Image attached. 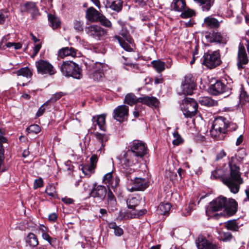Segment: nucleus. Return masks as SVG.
I'll return each instance as SVG.
<instances>
[{"label":"nucleus","mask_w":249,"mask_h":249,"mask_svg":"<svg viewBox=\"0 0 249 249\" xmlns=\"http://www.w3.org/2000/svg\"><path fill=\"white\" fill-rule=\"evenodd\" d=\"M239 163V161L236 158L232 157L229 162L230 167V175L223 177V171L217 169L212 172L211 178L213 179L221 178L223 183L228 187L230 191L233 194H237L239 191L240 185L243 183Z\"/></svg>","instance_id":"nucleus-1"},{"label":"nucleus","mask_w":249,"mask_h":249,"mask_svg":"<svg viewBox=\"0 0 249 249\" xmlns=\"http://www.w3.org/2000/svg\"><path fill=\"white\" fill-rule=\"evenodd\" d=\"M130 148V151L125 154L121 160L123 168L126 170L140 162L147 153L144 143L139 140L134 141L131 144Z\"/></svg>","instance_id":"nucleus-2"},{"label":"nucleus","mask_w":249,"mask_h":249,"mask_svg":"<svg viewBox=\"0 0 249 249\" xmlns=\"http://www.w3.org/2000/svg\"><path fill=\"white\" fill-rule=\"evenodd\" d=\"M224 209L228 214H234L237 210V203L232 198H227L223 196H220L214 199L210 204L209 211L217 212Z\"/></svg>","instance_id":"nucleus-3"},{"label":"nucleus","mask_w":249,"mask_h":249,"mask_svg":"<svg viewBox=\"0 0 249 249\" xmlns=\"http://www.w3.org/2000/svg\"><path fill=\"white\" fill-rule=\"evenodd\" d=\"M124 169L127 179L126 186L128 191L133 192L137 191H143L148 187L149 184L147 179L133 177L131 175V172H134V169H130V170H128V169Z\"/></svg>","instance_id":"nucleus-4"},{"label":"nucleus","mask_w":249,"mask_h":249,"mask_svg":"<svg viewBox=\"0 0 249 249\" xmlns=\"http://www.w3.org/2000/svg\"><path fill=\"white\" fill-rule=\"evenodd\" d=\"M60 69L62 74L66 77L71 76L79 79L82 76L81 69L72 61H64L60 65Z\"/></svg>","instance_id":"nucleus-5"},{"label":"nucleus","mask_w":249,"mask_h":249,"mask_svg":"<svg viewBox=\"0 0 249 249\" xmlns=\"http://www.w3.org/2000/svg\"><path fill=\"white\" fill-rule=\"evenodd\" d=\"M203 58V64L209 69H213L221 63L219 50L205 53Z\"/></svg>","instance_id":"nucleus-6"},{"label":"nucleus","mask_w":249,"mask_h":249,"mask_svg":"<svg viewBox=\"0 0 249 249\" xmlns=\"http://www.w3.org/2000/svg\"><path fill=\"white\" fill-rule=\"evenodd\" d=\"M182 111L186 117H192L197 111V104L193 98H186L182 101Z\"/></svg>","instance_id":"nucleus-7"},{"label":"nucleus","mask_w":249,"mask_h":249,"mask_svg":"<svg viewBox=\"0 0 249 249\" xmlns=\"http://www.w3.org/2000/svg\"><path fill=\"white\" fill-rule=\"evenodd\" d=\"M106 68L105 64L96 62L90 65L89 68V73L90 78L95 81H100L104 76V71Z\"/></svg>","instance_id":"nucleus-8"},{"label":"nucleus","mask_w":249,"mask_h":249,"mask_svg":"<svg viewBox=\"0 0 249 249\" xmlns=\"http://www.w3.org/2000/svg\"><path fill=\"white\" fill-rule=\"evenodd\" d=\"M205 37L207 42L210 43H216L222 45L227 44L229 37L225 33L213 31V32H206Z\"/></svg>","instance_id":"nucleus-9"},{"label":"nucleus","mask_w":249,"mask_h":249,"mask_svg":"<svg viewBox=\"0 0 249 249\" xmlns=\"http://www.w3.org/2000/svg\"><path fill=\"white\" fill-rule=\"evenodd\" d=\"M36 67L38 73L42 75H52L56 73L53 66L46 60L40 59L36 61Z\"/></svg>","instance_id":"nucleus-10"},{"label":"nucleus","mask_w":249,"mask_h":249,"mask_svg":"<svg viewBox=\"0 0 249 249\" xmlns=\"http://www.w3.org/2000/svg\"><path fill=\"white\" fill-rule=\"evenodd\" d=\"M86 34L89 36L100 40L105 33V30L99 25H91L85 28Z\"/></svg>","instance_id":"nucleus-11"},{"label":"nucleus","mask_w":249,"mask_h":249,"mask_svg":"<svg viewBox=\"0 0 249 249\" xmlns=\"http://www.w3.org/2000/svg\"><path fill=\"white\" fill-rule=\"evenodd\" d=\"M107 193V189L105 186L94 184L90 191V195L98 201H101L105 199Z\"/></svg>","instance_id":"nucleus-12"},{"label":"nucleus","mask_w":249,"mask_h":249,"mask_svg":"<svg viewBox=\"0 0 249 249\" xmlns=\"http://www.w3.org/2000/svg\"><path fill=\"white\" fill-rule=\"evenodd\" d=\"M209 91L212 94L217 95L220 94L229 92V88L220 81H217L214 84L212 85Z\"/></svg>","instance_id":"nucleus-13"},{"label":"nucleus","mask_w":249,"mask_h":249,"mask_svg":"<svg viewBox=\"0 0 249 249\" xmlns=\"http://www.w3.org/2000/svg\"><path fill=\"white\" fill-rule=\"evenodd\" d=\"M249 62L247 54L245 47L243 45H239L238 47L237 66L239 70L243 69V65H246Z\"/></svg>","instance_id":"nucleus-14"},{"label":"nucleus","mask_w":249,"mask_h":249,"mask_svg":"<svg viewBox=\"0 0 249 249\" xmlns=\"http://www.w3.org/2000/svg\"><path fill=\"white\" fill-rule=\"evenodd\" d=\"M196 244L198 249H220L217 245L209 242L202 236H199Z\"/></svg>","instance_id":"nucleus-15"},{"label":"nucleus","mask_w":249,"mask_h":249,"mask_svg":"<svg viewBox=\"0 0 249 249\" xmlns=\"http://www.w3.org/2000/svg\"><path fill=\"white\" fill-rule=\"evenodd\" d=\"M228 124H229V122L225 118L218 117L215 119L213 125L215 127L216 130H219L226 134Z\"/></svg>","instance_id":"nucleus-16"},{"label":"nucleus","mask_w":249,"mask_h":249,"mask_svg":"<svg viewBox=\"0 0 249 249\" xmlns=\"http://www.w3.org/2000/svg\"><path fill=\"white\" fill-rule=\"evenodd\" d=\"M114 118L118 121H123L128 113V107L125 105H122L118 107L114 110Z\"/></svg>","instance_id":"nucleus-17"},{"label":"nucleus","mask_w":249,"mask_h":249,"mask_svg":"<svg viewBox=\"0 0 249 249\" xmlns=\"http://www.w3.org/2000/svg\"><path fill=\"white\" fill-rule=\"evenodd\" d=\"M101 14L93 7L87 9L86 13V19L90 22L98 21Z\"/></svg>","instance_id":"nucleus-18"},{"label":"nucleus","mask_w":249,"mask_h":249,"mask_svg":"<svg viewBox=\"0 0 249 249\" xmlns=\"http://www.w3.org/2000/svg\"><path fill=\"white\" fill-rule=\"evenodd\" d=\"M122 0H107L106 7L110 8L113 11L119 12L123 7Z\"/></svg>","instance_id":"nucleus-19"},{"label":"nucleus","mask_w":249,"mask_h":249,"mask_svg":"<svg viewBox=\"0 0 249 249\" xmlns=\"http://www.w3.org/2000/svg\"><path fill=\"white\" fill-rule=\"evenodd\" d=\"M140 103H142L148 106L156 107L158 106L159 101L158 99L154 97L145 96L140 98Z\"/></svg>","instance_id":"nucleus-20"},{"label":"nucleus","mask_w":249,"mask_h":249,"mask_svg":"<svg viewBox=\"0 0 249 249\" xmlns=\"http://www.w3.org/2000/svg\"><path fill=\"white\" fill-rule=\"evenodd\" d=\"M171 7L176 11L181 12L186 8L185 0H173Z\"/></svg>","instance_id":"nucleus-21"},{"label":"nucleus","mask_w":249,"mask_h":249,"mask_svg":"<svg viewBox=\"0 0 249 249\" xmlns=\"http://www.w3.org/2000/svg\"><path fill=\"white\" fill-rule=\"evenodd\" d=\"M204 23L206 27L211 28H217L220 26V22L218 20L210 16L204 19Z\"/></svg>","instance_id":"nucleus-22"},{"label":"nucleus","mask_w":249,"mask_h":249,"mask_svg":"<svg viewBox=\"0 0 249 249\" xmlns=\"http://www.w3.org/2000/svg\"><path fill=\"white\" fill-rule=\"evenodd\" d=\"M58 55L61 58H64L67 56H74L76 55L75 50L71 47H66L60 49L58 52Z\"/></svg>","instance_id":"nucleus-23"},{"label":"nucleus","mask_w":249,"mask_h":249,"mask_svg":"<svg viewBox=\"0 0 249 249\" xmlns=\"http://www.w3.org/2000/svg\"><path fill=\"white\" fill-rule=\"evenodd\" d=\"M210 135L212 138L216 141L223 140L226 137V134L219 130H216L215 127L213 125L210 130Z\"/></svg>","instance_id":"nucleus-24"},{"label":"nucleus","mask_w":249,"mask_h":249,"mask_svg":"<svg viewBox=\"0 0 249 249\" xmlns=\"http://www.w3.org/2000/svg\"><path fill=\"white\" fill-rule=\"evenodd\" d=\"M92 121L96 122L99 128L105 131L106 129V115L102 114L97 116V118L93 117Z\"/></svg>","instance_id":"nucleus-25"},{"label":"nucleus","mask_w":249,"mask_h":249,"mask_svg":"<svg viewBox=\"0 0 249 249\" xmlns=\"http://www.w3.org/2000/svg\"><path fill=\"white\" fill-rule=\"evenodd\" d=\"M95 135L96 139L98 140L99 142L101 143V147L99 150V151H100L101 152L102 151L104 150L105 142L108 140L109 137L106 134H101L98 132L96 133Z\"/></svg>","instance_id":"nucleus-26"},{"label":"nucleus","mask_w":249,"mask_h":249,"mask_svg":"<svg viewBox=\"0 0 249 249\" xmlns=\"http://www.w3.org/2000/svg\"><path fill=\"white\" fill-rule=\"evenodd\" d=\"M201 6L203 11H208L213 4L214 0H194Z\"/></svg>","instance_id":"nucleus-27"},{"label":"nucleus","mask_w":249,"mask_h":249,"mask_svg":"<svg viewBox=\"0 0 249 249\" xmlns=\"http://www.w3.org/2000/svg\"><path fill=\"white\" fill-rule=\"evenodd\" d=\"M48 16L50 26L53 29H57L60 27L61 22L57 17L52 14H48Z\"/></svg>","instance_id":"nucleus-28"},{"label":"nucleus","mask_w":249,"mask_h":249,"mask_svg":"<svg viewBox=\"0 0 249 249\" xmlns=\"http://www.w3.org/2000/svg\"><path fill=\"white\" fill-rule=\"evenodd\" d=\"M25 10L33 15V17L38 14V10L35 4L33 2H28L24 5Z\"/></svg>","instance_id":"nucleus-29"},{"label":"nucleus","mask_w":249,"mask_h":249,"mask_svg":"<svg viewBox=\"0 0 249 249\" xmlns=\"http://www.w3.org/2000/svg\"><path fill=\"white\" fill-rule=\"evenodd\" d=\"M26 242L29 246L32 247H35L38 244L36 236L32 232L28 234L26 239Z\"/></svg>","instance_id":"nucleus-30"},{"label":"nucleus","mask_w":249,"mask_h":249,"mask_svg":"<svg viewBox=\"0 0 249 249\" xmlns=\"http://www.w3.org/2000/svg\"><path fill=\"white\" fill-rule=\"evenodd\" d=\"M140 98H137V97L132 93L127 94L124 98V102L130 106H132L134 104L140 102Z\"/></svg>","instance_id":"nucleus-31"},{"label":"nucleus","mask_w":249,"mask_h":249,"mask_svg":"<svg viewBox=\"0 0 249 249\" xmlns=\"http://www.w3.org/2000/svg\"><path fill=\"white\" fill-rule=\"evenodd\" d=\"M18 76H22L26 78H31L32 76V71L28 67L22 68L16 72Z\"/></svg>","instance_id":"nucleus-32"},{"label":"nucleus","mask_w":249,"mask_h":249,"mask_svg":"<svg viewBox=\"0 0 249 249\" xmlns=\"http://www.w3.org/2000/svg\"><path fill=\"white\" fill-rule=\"evenodd\" d=\"M171 205L169 203H161L158 207L159 213L162 215H165L170 210Z\"/></svg>","instance_id":"nucleus-33"},{"label":"nucleus","mask_w":249,"mask_h":249,"mask_svg":"<svg viewBox=\"0 0 249 249\" xmlns=\"http://www.w3.org/2000/svg\"><path fill=\"white\" fill-rule=\"evenodd\" d=\"M140 203V200L138 197H133L128 198L126 201L127 205L128 208L134 210L136 207L138 206Z\"/></svg>","instance_id":"nucleus-34"},{"label":"nucleus","mask_w":249,"mask_h":249,"mask_svg":"<svg viewBox=\"0 0 249 249\" xmlns=\"http://www.w3.org/2000/svg\"><path fill=\"white\" fill-rule=\"evenodd\" d=\"M147 211L145 209L141 210H135L133 212L127 213L126 216L129 218H139L146 213Z\"/></svg>","instance_id":"nucleus-35"},{"label":"nucleus","mask_w":249,"mask_h":249,"mask_svg":"<svg viewBox=\"0 0 249 249\" xmlns=\"http://www.w3.org/2000/svg\"><path fill=\"white\" fill-rule=\"evenodd\" d=\"M233 236L231 233L230 232H224L222 231H219L218 232V238L222 241L228 242L230 241Z\"/></svg>","instance_id":"nucleus-36"},{"label":"nucleus","mask_w":249,"mask_h":249,"mask_svg":"<svg viewBox=\"0 0 249 249\" xmlns=\"http://www.w3.org/2000/svg\"><path fill=\"white\" fill-rule=\"evenodd\" d=\"M108 227L114 230V233L116 236H120L123 234V229L116 225L115 222H110L108 224Z\"/></svg>","instance_id":"nucleus-37"},{"label":"nucleus","mask_w":249,"mask_h":249,"mask_svg":"<svg viewBox=\"0 0 249 249\" xmlns=\"http://www.w3.org/2000/svg\"><path fill=\"white\" fill-rule=\"evenodd\" d=\"M196 85H191V84H182V91L184 94L191 95L193 93L195 89Z\"/></svg>","instance_id":"nucleus-38"},{"label":"nucleus","mask_w":249,"mask_h":249,"mask_svg":"<svg viewBox=\"0 0 249 249\" xmlns=\"http://www.w3.org/2000/svg\"><path fill=\"white\" fill-rule=\"evenodd\" d=\"M199 102L202 105L208 107H213L217 105V101L209 97H203L199 101Z\"/></svg>","instance_id":"nucleus-39"},{"label":"nucleus","mask_w":249,"mask_h":249,"mask_svg":"<svg viewBox=\"0 0 249 249\" xmlns=\"http://www.w3.org/2000/svg\"><path fill=\"white\" fill-rule=\"evenodd\" d=\"M225 227L228 230L232 231H237L239 228L235 220L228 221L225 223Z\"/></svg>","instance_id":"nucleus-40"},{"label":"nucleus","mask_w":249,"mask_h":249,"mask_svg":"<svg viewBox=\"0 0 249 249\" xmlns=\"http://www.w3.org/2000/svg\"><path fill=\"white\" fill-rule=\"evenodd\" d=\"M63 95H64V93L62 92H57L53 94L52 97L44 104V105H48L50 103H54L61 98Z\"/></svg>","instance_id":"nucleus-41"},{"label":"nucleus","mask_w":249,"mask_h":249,"mask_svg":"<svg viewBox=\"0 0 249 249\" xmlns=\"http://www.w3.org/2000/svg\"><path fill=\"white\" fill-rule=\"evenodd\" d=\"M116 38L117 39L118 42L120 46L126 51L127 52H131L132 51V48L130 47V45L124 40L123 38H122L120 36H116Z\"/></svg>","instance_id":"nucleus-42"},{"label":"nucleus","mask_w":249,"mask_h":249,"mask_svg":"<svg viewBox=\"0 0 249 249\" xmlns=\"http://www.w3.org/2000/svg\"><path fill=\"white\" fill-rule=\"evenodd\" d=\"M152 64L154 68L158 72H161L165 69V64L162 61H153Z\"/></svg>","instance_id":"nucleus-43"},{"label":"nucleus","mask_w":249,"mask_h":249,"mask_svg":"<svg viewBox=\"0 0 249 249\" xmlns=\"http://www.w3.org/2000/svg\"><path fill=\"white\" fill-rule=\"evenodd\" d=\"M94 169L91 168V166L89 164L84 165L82 167V171L85 175L87 176L88 178L89 177L91 174L94 173Z\"/></svg>","instance_id":"nucleus-44"},{"label":"nucleus","mask_w":249,"mask_h":249,"mask_svg":"<svg viewBox=\"0 0 249 249\" xmlns=\"http://www.w3.org/2000/svg\"><path fill=\"white\" fill-rule=\"evenodd\" d=\"M98 21H99L103 26L106 27L111 28L112 26L111 22L102 14L100 16Z\"/></svg>","instance_id":"nucleus-45"},{"label":"nucleus","mask_w":249,"mask_h":249,"mask_svg":"<svg viewBox=\"0 0 249 249\" xmlns=\"http://www.w3.org/2000/svg\"><path fill=\"white\" fill-rule=\"evenodd\" d=\"M107 194L108 203L111 205H114L116 202V198L110 189H108V192Z\"/></svg>","instance_id":"nucleus-46"},{"label":"nucleus","mask_w":249,"mask_h":249,"mask_svg":"<svg viewBox=\"0 0 249 249\" xmlns=\"http://www.w3.org/2000/svg\"><path fill=\"white\" fill-rule=\"evenodd\" d=\"M120 182V178L118 176L114 177L111 181L108 184V189L112 188L115 189L118 186Z\"/></svg>","instance_id":"nucleus-47"},{"label":"nucleus","mask_w":249,"mask_h":249,"mask_svg":"<svg viewBox=\"0 0 249 249\" xmlns=\"http://www.w3.org/2000/svg\"><path fill=\"white\" fill-rule=\"evenodd\" d=\"M26 130L28 133H34L37 134L40 132L41 129L39 126L37 124H32L27 128Z\"/></svg>","instance_id":"nucleus-48"},{"label":"nucleus","mask_w":249,"mask_h":249,"mask_svg":"<svg viewBox=\"0 0 249 249\" xmlns=\"http://www.w3.org/2000/svg\"><path fill=\"white\" fill-rule=\"evenodd\" d=\"M240 101L243 104L249 102V96L244 90H242L241 91V93L240 94Z\"/></svg>","instance_id":"nucleus-49"},{"label":"nucleus","mask_w":249,"mask_h":249,"mask_svg":"<svg viewBox=\"0 0 249 249\" xmlns=\"http://www.w3.org/2000/svg\"><path fill=\"white\" fill-rule=\"evenodd\" d=\"M180 17L182 18H188L192 17L194 15L193 11L190 9H185V8L182 11Z\"/></svg>","instance_id":"nucleus-50"},{"label":"nucleus","mask_w":249,"mask_h":249,"mask_svg":"<svg viewBox=\"0 0 249 249\" xmlns=\"http://www.w3.org/2000/svg\"><path fill=\"white\" fill-rule=\"evenodd\" d=\"M45 193L51 196H53L55 193V187L53 185H49L47 186Z\"/></svg>","instance_id":"nucleus-51"},{"label":"nucleus","mask_w":249,"mask_h":249,"mask_svg":"<svg viewBox=\"0 0 249 249\" xmlns=\"http://www.w3.org/2000/svg\"><path fill=\"white\" fill-rule=\"evenodd\" d=\"M182 84H191V85H195L194 78L190 74L185 76L184 80Z\"/></svg>","instance_id":"nucleus-52"},{"label":"nucleus","mask_w":249,"mask_h":249,"mask_svg":"<svg viewBox=\"0 0 249 249\" xmlns=\"http://www.w3.org/2000/svg\"><path fill=\"white\" fill-rule=\"evenodd\" d=\"M83 24L82 21H75L73 24L74 29L77 32H82L83 31Z\"/></svg>","instance_id":"nucleus-53"},{"label":"nucleus","mask_w":249,"mask_h":249,"mask_svg":"<svg viewBox=\"0 0 249 249\" xmlns=\"http://www.w3.org/2000/svg\"><path fill=\"white\" fill-rule=\"evenodd\" d=\"M114 177L112 176V173L111 172H109L107 173L104 176L103 178V181L105 184H109V183L111 181L112 178Z\"/></svg>","instance_id":"nucleus-54"},{"label":"nucleus","mask_w":249,"mask_h":249,"mask_svg":"<svg viewBox=\"0 0 249 249\" xmlns=\"http://www.w3.org/2000/svg\"><path fill=\"white\" fill-rule=\"evenodd\" d=\"M173 136L175 139L173 141V143L175 145H178L181 142L180 136L177 132H174L173 133Z\"/></svg>","instance_id":"nucleus-55"},{"label":"nucleus","mask_w":249,"mask_h":249,"mask_svg":"<svg viewBox=\"0 0 249 249\" xmlns=\"http://www.w3.org/2000/svg\"><path fill=\"white\" fill-rule=\"evenodd\" d=\"M98 159V157L96 155H93L90 158V163L89 165L91 166V168L95 169L96 168Z\"/></svg>","instance_id":"nucleus-56"},{"label":"nucleus","mask_w":249,"mask_h":249,"mask_svg":"<svg viewBox=\"0 0 249 249\" xmlns=\"http://www.w3.org/2000/svg\"><path fill=\"white\" fill-rule=\"evenodd\" d=\"M43 185V181L42 178H40L35 180L34 182V189H37Z\"/></svg>","instance_id":"nucleus-57"},{"label":"nucleus","mask_w":249,"mask_h":249,"mask_svg":"<svg viewBox=\"0 0 249 249\" xmlns=\"http://www.w3.org/2000/svg\"><path fill=\"white\" fill-rule=\"evenodd\" d=\"M43 239L48 241L51 245H53V243L55 242V239H53L49 235L45 232H43L42 234Z\"/></svg>","instance_id":"nucleus-58"},{"label":"nucleus","mask_w":249,"mask_h":249,"mask_svg":"<svg viewBox=\"0 0 249 249\" xmlns=\"http://www.w3.org/2000/svg\"><path fill=\"white\" fill-rule=\"evenodd\" d=\"M226 156V153L224 149H222L220 151L218 152L216 156L215 160L218 161L221 160L223 158Z\"/></svg>","instance_id":"nucleus-59"},{"label":"nucleus","mask_w":249,"mask_h":249,"mask_svg":"<svg viewBox=\"0 0 249 249\" xmlns=\"http://www.w3.org/2000/svg\"><path fill=\"white\" fill-rule=\"evenodd\" d=\"M237 128V125L235 124L229 122V124L228 125V131H234Z\"/></svg>","instance_id":"nucleus-60"},{"label":"nucleus","mask_w":249,"mask_h":249,"mask_svg":"<svg viewBox=\"0 0 249 249\" xmlns=\"http://www.w3.org/2000/svg\"><path fill=\"white\" fill-rule=\"evenodd\" d=\"M178 173L180 179L183 178L185 177V171L184 170L182 169L181 168L178 169Z\"/></svg>","instance_id":"nucleus-61"},{"label":"nucleus","mask_w":249,"mask_h":249,"mask_svg":"<svg viewBox=\"0 0 249 249\" xmlns=\"http://www.w3.org/2000/svg\"><path fill=\"white\" fill-rule=\"evenodd\" d=\"M44 104L39 108L38 110L37 113H36V117H39L41 116L44 112H45V108L43 107V106H44Z\"/></svg>","instance_id":"nucleus-62"},{"label":"nucleus","mask_w":249,"mask_h":249,"mask_svg":"<svg viewBox=\"0 0 249 249\" xmlns=\"http://www.w3.org/2000/svg\"><path fill=\"white\" fill-rule=\"evenodd\" d=\"M62 201L67 204H70L73 203L74 201L72 199L70 198L64 197L62 199Z\"/></svg>","instance_id":"nucleus-63"},{"label":"nucleus","mask_w":249,"mask_h":249,"mask_svg":"<svg viewBox=\"0 0 249 249\" xmlns=\"http://www.w3.org/2000/svg\"><path fill=\"white\" fill-rule=\"evenodd\" d=\"M41 48V44H37L35 45L34 51V55H36V54L38 53L39 51Z\"/></svg>","instance_id":"nucleus-64"}]
</instances>
